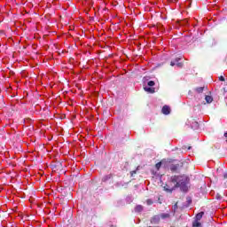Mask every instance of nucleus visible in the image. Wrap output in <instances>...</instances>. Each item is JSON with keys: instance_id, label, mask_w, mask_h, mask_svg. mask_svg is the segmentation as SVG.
<instances>
[{"instance_id": "0eeeda50", "label": "nucleus", "mask_w": 227, "mask_h": 227, "mask_svg": "<svg viewBox=\"0 0 227 227\" xmlns=\"http://www.w3.org/2000/svg\"><path fill=\"white\" fill-rule=\"evenodd\" d=\"M205 100L207 104H212L214 98L211 96H206Z\"/></svg>"}, {"instance_id": "f8f14e48", "label": "nucleus", "mask_w": 227, "mask_h": 227, "mask_svg": "<svg viewBox=\"0 0 227 227\" xmlns=\"http://www.w3.org/2000/svg\"><path fill=\"white\" fill-rule=\"evenodd\" d=\"M135 212H143V206L137 205V206L135 207Z\"/></svg>"}, {"instance_id": "6e6552de", "label": "nucleus", "mask_w": 227, "mask_h": 227, "mask_svg": "<svg viewBox=\"0 0 227 227\" xmlns=\"http://www.w3.org/2000/svg\"><path fill=\"white\" fill-rule=\"evenodd\" d=\"M160 217H161V219H169L170 215H169V213H163V214L160 215Z\"/></svg>"}, {"instance_id": "9d476101", "label": "nucleus", "mask_w": 227, "mask_h": 227, "mask_svg": "<svg viewBox=\"0 0 227 227\" xmlns=\"http://www.w3.org/2000/svg\"><path fill=\"white\" fill-rule=\"evenodd\" d=\"M110 178H113V175L109 174L107 176H105L103 178H102V182H107V180H110Z\"/></svg>"}, {"instance_id": "4468645a", "label": "nucleus", "mask_w": 227, "mask_h": 227, "mask_svg": "<svg viewBox=\"0 0 227 227\" xmlns=\"http://www.w3.org/2000/svg\"><path fill=\"white\" fill-rule=\"evenodd\" d=\"M201 226V223L195 221L192 223V227H200Z\"/></svg>"}, {"instance_id": "9b49d317", "label": "nucleus", "mask_w": 227, "mask_h": 227, "mask_svg": "<svg viewBox=\"0 0 227 227\" xmlns=\"http://www.w3.org/2000/svg\"><path fill=\"white\" fill-rule=\"evenodd\" d=\"M192 129H200V123H198V121L192 122Z\"/></svg>"}, {"instance_id": "f03ea898", "label": "nucleus", "mask_w": 227, "mask_h": 227, "mask_svg": "<svg viewBox=\"0 0 227 227\" xmlns=\"http://www.w3.org/2000/svg\"><path fill=\"white\" fill-rule=\"evenodd\" d=\"M180 59H181L180 58H176L175 61L170 62V67H175V65H176V67H178L179 68H182L183 64L178 62L180 61Z\"/></svg>"}, {"instance_id": "f257e3e1", "label": "nucleus", "mask_w": 227, "mask_h": 227, "mask_svg": "<svg viewBox=\"0 0 227 227\" xmlns=\"http://www.w3.org/2000/svg\"><path fill=\"white\" fill-rule=\"evenodd\" d=\"M170 182L172 183V188H166L164 187L165 191L168 192H171L173 190L176 188H180L183 192H187L189 191V184L191 179L189 176L183 175V176H173L170 177Z\"/></svg>"}, {"instance_id": "ddd939ff", "label": "nucleus", "mask_w": 227, "mask_h": 227, "mask_svg": "<svg viewBox=\"0 0 227 227\" xmlns=\"http://www.w3.org/2000/svg\"><path fill=\"white\" fill-rule=\"evenodd\" d=\"M147 86H148V87H151V88H153V86H155V82H153V81H149V82H147Z\"/></svg>"}, {"instance_id": "6ab92c4d", "label": "nucleus", "mask_w": 227, "mask_h": 227, "mask_svg": "<svg viewBox=\"0 0 227 227\" xmlns=\"http://www.w3.org/2000/svg\"><path fill=\"white\" fill-rule=\"evenodd\" d=\"M136 175V170L131 171V176H134Z\"/></svg>"}, {"instance_id": "2eb2a0df", "label": "nucleus", "mask_w": 227, "mask_h": 227, "mask_svg": "<svg viewBox=\"0 0 227 227\" xmlns=\"http://www.w3.org/2000/svg\"><path fill=\"white\" fill-rule=\"evenodd\" d=\"M203 90H205L204 87H199L196 89L197 93H203Z\"/></svg>"}, {"instance_id": "aec40b11", "label": "nucleus", "mask_w": 227, "mask_h": 227, "mask_svg": "<svg viewBox=\"0 0 227 227\" xmlns=\"http://www.w3.org/2000/svg\"><path fill=\"white\" fill-rule=\"evenodd\" d=\"M223 176H224V178H227V174H224Z\"/></svg>"}, {"instance_id": "412c9836", "label": "nucleus", "mask_w": 227, "mask_h": 227, "mask_svg": "<svg viewBox=\"0 0 227 227\" xmlns=\"http://www.w3.org/2000/svg\"><path fill=\"white\" fill-rule=\"evenodd\" d=\"M224 137H227V132H226V133H224Z\"/></svg>"}, {"instance_id": "423d86ee", "label": "nucleus", "mask_w": 227, "mask_h": 227, "mask_svg": "<svg viewBox=\"0 0 227 227\" xmlns=\"http://www.w3.org/2000/svg\"><path fill=\"white\" fill-rule=\"evenodd\" d=\"M144 90L147 93H154L155 92V88H153V87L145 86V87H144Z\"/></svg>"}, {"instance_id": "20e7f679", "label": "nucleus", "mask_w": 227, "mask_h": 227, "mask_svg": "<svg viewBox=\"0 0 227 227\" xmlns=\"http://www.w3.org/2000/svg\"><path fill=\"white\" fill-rule=\"evenodd\" d=\"M160 221V216L155 215L151 219L152 224H159V222Z\"/></svg>"}, {"instance_id": "5701e85b", "label": "nucleus", "mask_w": 227, "mask_h": 227, "mask_svg": "<svg viewBox=\"0 0 227 227\" xmlns=\"http://www.w3.org/2000/svg\"><path fill=\"white\" fill-rule=\"evenodd\" d=\"M114 227H116V226H114Z\"/></svg>"}, {"instance_id": "dca6fc26", "label": "nucleus", "mask_w": 227, "mask_h": 227, "mask_svg": "<svg viewBox=\"0 0 227 227\" xmlns=\"http://www.w3.org/2000/svg\"><path fill=\"white\" fill-rule=\"evenodd\" d=\"M160 166H162V162H158V163H156V165H155V168H156V169H160Z\"/></svg>"}, {"instance_id": "39448f33", "label": "nucleus", "mask_w": 227, "mask_h": 227, "mask_svg": "<svg viewBox=\"0 0 227 227\" xmlns=\"http://www.w3.org/2000/svg\"><path fill=\"white\" fill-rule=\"evenodd\" d=\"M182 165L180 164H172L170 166V171H178Z\"/></svg>"}, {"instance_id": "f3484780", "label": "nucleus", "mask_w": 227, "mask_h": 227, "mask_svg": "<svg viewBox=\"0 0 227 227\" xmlns=\"http://www.w3.org/2000/svg\"><path fill=\"white\" fill-rule=\"evenodd\" d=\"M146 203H147V205H153V200H152V199H148L146 200Z\"/></svg>"}, {"instance_id": "7ed1b4c3", "label": "nucleus", "mask_w": 227, "mask_h": 227, "mask_svg": "<svg viewBox=\"0 0 227 227\" xmlns=\"http://www.w3.org/2000/svg\"><path fill=\"white\" fill-rule=\"evenodd\" d=\"M163 114H169L171 113V108L168 106H164L161 109Z\"/></svg>"}, {"instance_id": "1a4fd4ad", "label": "nucleus", "mask_w": 227, "mask_h": 227, "mask_svg": "<svg viewBox=\"0 0 227 227\" xmlns=\"http://www.w3.org/2000/svg\"><path fill=\"white\" fill-rule=\"evenodd\" d=\"M203 214H204L203 212L197 214L195 216V219H196L195 221H197V222L201 221V218L203 217Z\"/></svg>"}, {"instance_id": "a211bd4d", "label": "nucleus", "mask_w": 227, "mask_h": 227, "mask_svg": "<svg viewBox=\"0 0 227 227\" xmlns=\"http://www.w3.org/2000/svg\"><path fill=\"white\" fill-rule=\"evenodd\" d=\"M219 81L224 82L225 81L224 76H220Z\"/></svg>"}, {"instance_id": "4be33fe9", "label": "nucleus", "mask_w": 227, "mask_h": 227, "mask_svg": "<svg viewBox=\"0 0 227 227\" xmlns=\"http://www.w3.org/2000/svg\"><path fill=\"white\" fill-rule=\"evenodd\" d=\"M175 207L176 208V205H175Z\"/></svg>"}]
</instances>
